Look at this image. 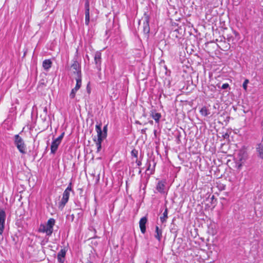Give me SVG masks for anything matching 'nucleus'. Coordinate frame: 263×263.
Wrapping results in <instances>:
<instances>
[{"mask_svg": "<svg viewBox=\"0 0 263 263\" xmlns=\"http://www.w3.org/2000/svg\"><path fill=\"white\" fill-rule=\"evenodd\" d=\"M247 158L248 155L246 152L243 149L239 150L235 157L236 167L238 170L241 169Z\"/></svg>", "mask_w": 263, "mask_h": 263, "instance_id": "f257e3e1", "label": "nucleus"}, {"mask_svg": "<svg viewBox=\"0 0 263 263\" xmlns=\"http://www.w3.org/2000/svg\"><path fill=\"white\" fill-rule=\"evenodd\" d=\"M55 224V220L53 218H50L46 224H41L39 228V231L45 233L47 235L50 236L53 232V227Z\"/></svg>", "mask_w": 263, "mask_h": 263, "instance_id": "f03ea898", "label": "nucleus"}, {"mask_svg": "<svg viewBox=\"0 0 263 263\" xmlns=\"http://www.w3.org/2000/svg\"><path fill=\"white\" fill-rule=\"evenodd\" d=\"M14 144L21 154L26 153V145L23 139L18 135H16L14 136Z\"/></svg>", "mask_w": 263, "mask_h": 263, "instance_id": "7ed1b4c3", "label": "nucleus"}, {"mask_svg": "<svg viewBox=\"0 0 263 263\" xmlns=\"http://www.w3.org/2000/svg\"><path fill=\"white\" fill-rule=\"evenodd\" d=\"M71 184L70 183L63 193V197H62V200L60 202V205L62 206V207H64L65 206V205L66 204V203L68 201L70 192L71 191Z\"/></svg>", "mask_w": 263, "mask_h": 263, "instance_id": "20e7f679", "label": "nucleus"}, {"mask_svg": "<svg viewBox=\"0 0 263 263\" xmlns=\"http://www.w3.org/2000/svg\"><path fill=\"white\" fill-rule=\"evenodd\" d=\"M64 135V133H62L59 137H58L52 141L51 145V152L52 154L55 153V152L57 151L59 145H60L62 141Z\"/></svg>", "mask_w": 263, "mask_h": 263, "instance_id": "39448f33", "label": "nucleus"}, {"mask_svg": "<svg viewBox=\"0 0 263 263\" xmlns=\"http://www.w3.org/2000/svg\"><path fill=\"white\" fill-rule=\"evenodd\" d=\"M96 130L97 133V137L104 139L107 136V125L103 127V131L101 129V124H97L96 125Z\"/></svg>", "mask_w": 263, "mask_h": 263, "instance_id": "423d86ee", "label": "nucleus"}, {"mask_svg": "<svg viewBox=\"0 0 263 263\" xmlns=\"http://www.w3.org/2000/svg\"><path fill=\"white\" fill-rule=\"evenodd\" d=\"M70 70L77 76V77H81L80 65L78 61H74L70 67Z\"/></svg>", "mask_w": 263, "mask_h": 263, "instance_id": "0eeeda50", "label": "nucleus"}, {"mask_svg": "<svg viewBox=\"0 0 263 263\" xmlns=\"http://www.w3.org/2000/svg\"><path fill=\"white\" fill-rule=\"evenodd\" d=\"M6 218V214L3 210H0V236L2 234L4 230V224Z\"/></svg>", "mask_w": 263, "mask_h": 263, "instance_id": "6e6552de", "label": "nucleus"}, {"mask_svg": "<svg viewBox=\"0 0 263 263\" xmlns=\"http://www.w3.org/2000/svg\"><path fill=\"white\" fill-rule=\"evenodd\" d=\"M85 23L86 25H88L90 22V14H89V2L88 1L85 4Z\"/></svg>", "mask_w": 263, "mask_h": 263, "instance_id": "1a4fd4ad", "label": "nucleus"}, {"mask_svg": "<svg viewBox=\"0 0 263 263\" xmlns=\"http://www.w3.org/2000/svg\"><path fill=\"white\" fill-rule=\"evenodd\" d=\"M147 222V218L145 217H143L140 220L139 227L142 233L144 234L146 231L145 224Z\"/></svg>", "mask_w": 263, "mask_h": 263, "instance_id": "9d476101", "label": "nucleus"}, {"mask_svg": "<svg viewBox=\"0 0 263 263\" xmlns=\"http://www.w3.org/2000/svg\"><path fill=\"white\" fill-rule=\"evenodd\" d=\"M95 62L97 65V67H100L101 63V53L100 52H97L95 55Z\"/></svg>", "mask_w": 263, "mask_h": 263, "instance_id": "9b49d317", "label": "nucleus"}, {"mask_svg": "<svg viewBox=\"0 0 263 263\" xmlns=\"http://www.w3.org/2000/svg\"><path fill=\"white\" fill-rule=\"evenodd\" d=\"M52 65V62L50 59L45 60L43 62V67L44 70L48 71Z\"/></svg>", "mask_w": 263, "mask_h": 263, "instance_id": "f8f14e48", "label": "nucleus"}, {"mask_svg": "<svg viewBox=\"0 0 263 263\" xmlns=\"http://www.w3.org/2000/svg\"><path fill=\"white\" fill-rule=\"evenodd\" d=\"M217 229L215 226L210 225L208 227V233L214 236L217 234Z\"/></svg>", "mask_w": 263, "mask_h": 263, "instance_id": "ddd939ff", "label": "nucleus"}, {"mask_svg": "<svg viewBox=\"0 0 263 263\" xmlns=\"http://www.w3.org/2000/svg\"><path fill=\"white\" fill-rule=\"evenodd\" d=\"M164 188H165V185L164 183L163 182H159L157 185V190L161 193H164Z\"/></svg>", "mask_w": 263, "mask_h": 263, "instance_id": "4468645a", "label": "nucleus"}, {"mask_svg": "<svg viewBox=\"0 0 263 263\" xmlns=\"http://www.w3.org/2000/svg\"><path fill=\"white\" fill-rule=\"evenodd\" d=\"M156 234L155 235V238L160 241L162 237V230L159 228L158 226L156 227Z\"/></svg>", "mask_w": 263, "mask_h": 263, "instance_id": "2eb2a0df", "label": "nucleus"}, {"mask_svg": "<svg viewBox=\"0 0 263 263\" xmlns=\"http://www.w3.org/2000/svg\"><path fill=\"white\" fill-rule=\"evenodd\" d=\"M65 254H66V252L64 250H63V249L61 250L59 252L58 255V258L59 261L60 262H61V263L63 262V261H64L63 258H64Z\"/></svg>", "mask_w": 263, "mask_h": 263, "instance_id": "dca6fc26", "label": "nucleus"}, {"mask_svg": "<svg viewBox=\"0 0 263 263\" xmlns=\"http://www.w3.org/2000/svg\"><path fill=\"white\" fill-rule=\"evenodd\" d=\"M151 116L153 119L157 122L158 123L159 122L160 119L161 117V115L160 113L155 112L152 111L151 112Z\"/></svg>", "mask_w": 263, "mask_h": 263, "instance_id": "f3484780", "label": "nucleus"}, {"mask_svg": "<svg viewBox=\"0 0 263 263\" xmlns=\"http://www.w3.org/2000/svg\"><path fill=\"white\" fill-rule=\"evenodd\" d=\"M167 214H168V210H167V209L166 208L165 209V211L163 212L162 215L161 216H160V221H161L162 223H164V222H166V221L168 218Z\"/></svg>", "mask_w": 263, "mask_h": 263, "instance_id": "a211bd4d", "label": "nucleus"}, {"mask_svg": "<svg viewBox=\"0 0 263 263\" xmlns=\"http://www.w3.org/2000/svg\"><path fill=\"white\" fill-rule=\"evenodd\" d=\"M76 80L77 83H76L75 87L73 89H74L75 90L78 91L81 87V86L82 84L81 77H76Z\"/></svg>", "mask_w": 263, "mask_h": 263, "instance_id": "6ab92c4d", "label": "nucleus"}, {"mask_svg": "<svg viewBox=\"0 0 263 263\" xmlns=\"http://www.w3.org/2000/svg\"><path fill=\"white\" fill-rule=\"evenodd\" d=\"M103 140L104 139L98 137L97 140H95L96 145L97 147V152H99L100 151L101 148V143Z\"/></svg>", "mask_w": 263, "mask_h": 263, "instance_id": "aec40b11", "label": "nucleus"}, {"mask_svg": "<svg viewBox=\"0 0 263 263\" xmlns=\"http://www.w3.org/2000/svg\"><path fill=\"white\" fill-rule=\"evenodd\" d=\"M143 31L145 33H148L149 32V27L148 24V21L147 19L146 20L145 22H144Z\"/></svg>", "mask_w": 263, "mask_h": 263, "instance_id": "412c9836", "label": "nucleus"}, {"mask_svg": "<svg viewBox=\"0 0 263 263\" xmlns=\"http://www.w3.org/2000/svg\"><path fill=\"white\" fill-rule=\"evenodd\" d=\"M257 152L258 153L259 156L263 159V144H260L258 145L257 148Z\"/></svg>", "mask_w": 263, "mask_h": 263, "instance_id": "4be33fe9", "label": "nucleus"}, {"mask_svg": "<svg viewBox=\"0 0 263 263\" xmlns=\"http://www.w3.org/2000/svg\"><path fill=\"white\" fill-rule=\"evenodd\" d=\"M200 112L201 114L204 116H206L209 115V112H208V109L205 107H203L201 108V109L200 110Z\"/></svg>", "mask_w": 263, "mask_h": 263, "instance_id": "5701e85b", "label": "nucleus"}, {"mask_svg": "<svg viewBox=\"0 0 263 263\" xmlns=\"http://www.w3.org/2000/svg\"><path fill=\"white\" fill-rule=\"evenodd\" d=\"M77 90H75L74 89H72L71 90V91L69 95V97L71 99H73L75 97L76 93L77 92Z\"/></svg>", "mask_w": 263, "mask_h": 263, "instance_id": "b1692460", "label": "nucleus"}, {"mask_svg": "<svg viewBox=\"0 0 263 263\" xmlns=\"http://www.w3.org/2000/svg\"><path fill=\"white\" fill-rule=\"evenodd\" d=\"M249 80L246 79V80H245V81H244V82L243 83L242 87L245 90H247V85L249 83Z\"/></svg>", "mask_w": 263, "mask_h": 263, "instance_id": "393cba45", "label": "nucleus"}, {"mask_svg": "<svg viewBox=\"0 0 263 263\" xmlns=\"http://www.w3.org/2000/svg\"><path fill=\"white\" fill-rule=\"evenodd\" d=\"M228 87L229 84L228 83H224L222 85L221 88L224 89L227 88Z\"/></svg>", "mask_w": 263, "mask_h": 263, "instance_id": "a878e982", "label": "nucleus"}, {"mask_svg": "<svg viewBox=\"0 0 263 263\" xmlns=\"http://www.w3.org/2000/svg\"><path fill=\"white\" fill-rule=\"evenodd\" d=\"M78 214L79 216H82V212H80L78 213Z\"/></svg>", "mask_w": 263, "mask_h": 263, "instance_id": "bb28decb", "label": "nucleus"}, {"mask_svg": "<svg viewBox=\"0 0 263 263\" xmlns=\"http://www.w3.org/2000/svg\"><path fill=\"white\" fill-rule=\"evenodd\" d=\"M71 216V220H73V218H74V215H73V214H72Z\"/></svg>", "mask_w": 263, "mask_h": 263, "instance_id": "cd10ccee", "label": "nucleus"}]
</instances>
